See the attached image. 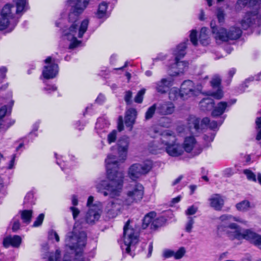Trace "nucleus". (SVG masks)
<instances>
[{
	"instance_id": "obj_1",
	"label": "nucleus",
	"mask_w": 261,
	"mask_h": 261,
	"mask_svg": "<svg viewBox=\"0 0 261 261\" xmlns=\"http://www.w3.org/2000/svg\"><path fill=\"white\" fill-rule=\"evenodd\" d=\"M129 143L128 137L124 136L120 138L116 144L118 158L110 154L105 160L109 181L101 180L96 185L97 191L105 196L114 198L120 196L122 192L124 174L118 170V163L123 162L126 160Z\"/></svg>"
},
{
	"instance_id": "obj_2",
	"label": "nucleus",
	"mask_w": 261,
	"mask_h": 261,
	"mask_svg": "<svg viewBox=\"0 0 261 261\" xmlns=\"http://www.w3.org/2000/svg\"><path fill=\"white\" fill-rule=\"evenodd\" d=\"M90 0H69L72 6L68 17L69 24L63 28L62 37L64 40L70 41L69 45L70 49L77 47L81 43V42L78 41L77 38H82L87 30L88 19L83 20L80 25H79L77 21L79 15L86 8Z\"/></svg>"
},
{
	"instance_id": "obj_3",
	"label": "nucleus",
	"mask_w": 261,
	"mask_h": 261,
	"mask_svg": "<svg viewBox=\"0 0 261 261\" xmlns=\"http://www.w3.org/2000/svg\"><path fill=\"white\" fill-rule=\"evenodd\" d=\"M219 220L221 223L217 227L218 232L225 234L231 240H241L243 230L239 225L233 222H242L240 218L225 214L221 216Z\"/></svg>"
},
{
	"instance_id": "obj_4",
	"label": "nucleus",
	"mask_w": 261,
	"mask_h": 261,
	"mask_svg": "<svg viewBox=\"0 0 261 261\" xmlns=\"http://www.w3.org/2000/svg\"><path fill=\"white\" fill-rule=\"evenodd\" d=\"M152 132L156 134L153 137H157L158 135L161 136L160 140L165 145V150L170 156L176 157L182 154L183 147L177 142L174 133L167 130L161 132L156 128H153L150 130V135Z\"/></svg>"
},
{
	"instance_id": "obj_5",
	"label": "nucleus",
	"mask_w": 261,
	"mask_h": 261,
	"mask_svg": "<svg viewBox=\"0 0 261 261\" xmlns=\"http://www.w3.org/2000/svg\"><path fill=\"white\" fill-rule=\"evenodd\" d=\"M86 240L87 234L85 231H82L78 233L73 231L67 233L65 238L66 245L71 250H74L75 259L72 260L68 259L67 255H65L63 261H83V250L86 245Z\"/></svg>"
},
{
	"instance_id": "obj_6",
	"label": "nucleus",
	"mask_w": 261,
	"mask_h": 261,
	"mask_svg": "<svg viewBox=\"0 0 261 261\" xmlns=\"http://www.w3.org/2000/svg\"><path fill=\"white\" fill-rule=\"evenodd\" d=\"M14 7L6 4L0 12V31L7 29V32H12L19 21V18L14 13Z\"/></svg>"
},
{
	"instance_id": "obj_7",
	"label": "nucleus",
	"mask_w": 261,
	"mask_h": 261,
	"mask_svg": "<svg viewBox=\"0 0 261 261\" xmlns=\"http://www.w3.org/2000/svg\"><path fill=\"white\" fill-rule=\"evenodd\" d=\"M130 220H128L123 227V242L124 245L122 249H125V253L129 254L132 257L135 255L133 252L136 249V245L139 241L138 231L129 225Z\"/></svg>"
},
{
	"instance_id": "obj_8",
	"label": "nucleus",
	"mask_w": 261,
	"mask_h": 261,
	"mask_svg": "<svg viewBox=\"0 0 261 261\" xmlns=\"http://www.w3.org/2000/svg\"><path fill=\"white\" fill-rule=\"evenodd\" d=\"M223 123L221 121L218 124L216 121H211L208 117L203 118L201 120L194 116H190L188 119V127L192 134L197 135L205 127L208 126L211 129L215 130Z\"/></svg>"
},
{
	"instance_id": "obj_9",
	"label": "nucleus",
	"mask_w": 261,
	"mask_h": 261,
	"mask_svg": "<svg viewBox=\"0 0 261 261\" xmlns=\"http://www.w3.org/2000/svg\"><path fill=\"white\" fill-rule=\"evenodd\" d=\"M189 40L187 39L184 42L178 44L176 48L173 49L172 54L175 57V63L172 65V68H176L177 70L174 71L173 73H170L171 76H176L180 73H183L189 65L188 62L180 61V60L184 57L186 54V49Z\"/></svg>"
},
{
	"instance_id": "obj_10",
	"label": "nucleus",
	"mask_w": 261,
	"mask_h": 261,
	"mask_svg": "<svg viewBox=\"0 0 261 261\" xmlns=\"http://www.w3.org/2000/svg\"><path fill=\"white\" fill-rule=\"evenodd\" d=\"M144 188L138 182L130 184L126 193V197L123 200V204L126 206L140 201L144 196Z\"/></svg>"
},
{
	"instance_id": "obj_11",
	"label": "nucleus",
	"mask_w": 261,
	"mask_h": 261,
	"mask_svg": "<svg viewBox=\"0 0 261 261\" xmlns=\"http://www.w3.org/2000/svg\"><path fill=\"white\" fill-rule=\"evenodd\" d=\"M125 206L126 205L123 204V200L115 199L107 203L104 211L109 218H113L116 217Z\"/></svg>"
},
{
	"instance_id": "obj_12",
	"label": "nucleus",
	"mask_w": 261,
	"mask_h": 261,
	"mask_svg": "<svg viewBox=\"0 0 261 261\" xmlns=\"http://www.w3.org/2000/svg\"><path fill=\"white\" fill-rule=\"evenodd\" d=\"M44 62L47 65L43 68L42 74L45 79H52L55 78L59 72L58 65L55 63V59H53L51 57H48Z\"/></svg>"
},
{
	"instance_id": "obj_13",
	"label": "nucleus",
	"mask_w": 261,
	"mask_h": 261,
	"mask_svg": "<svg viewBox=\"0 0 261 261\" xmlns=\"http://www.w3.org/2000/svg\"><path fill=\"white\" fill-rule=\"evenodd\" d=\"M151 166L146 163L134 164L129 168V177L132 180H135L140 178L142 175L147 173L151 170Z\"/></svg>"
},
{
	"instance_id": "obj_14",
	"label": "nucleus",
	"mask_w": 261,
	"mask_h": 261,
	"mask_svg": "<svg viewBox=\"0 0 261 261\" xmlns=\"http://www.w3.org/2000/svg\"><path fill=\"white\" fill-rule=\"evenodd\" d=\"M181 99H187L189 98L198 95L200 92L196 88L194 83L191 80H186L181 85Z\"/></svg>"
},
{
	"instance_id": "obj_15",
	"label": "nucleus",
	"mask_w": 261,
	"mask_h": 261,
	"mask_svg": "<svg viewBox=\"0 0 261 261\" xmlns=\"http://www.w3.org/2000/svg\"><path fill=\"white\" fill-rule=\"evenodd\" d=\"M172 76L170 74L169 76L162 78L160 81L155 82L154 85L156 91L162 94L167 92L173 85L174 80Z\"/></svg>"
},
{
	"instance_id": "obj_16",
	"label": "nucleus",
	"mask_w": 261,
	"mask_h": 261,
	"mask_svg": "<svg viewBox=\"0 0 261 261\" xmlns=\"http://www.w3.org/2000/svg\"><path fill=\"white\" fill-rule=\"evenodd\" d=\"M101 210L97 205L93 204L86 214L85 220L87 223L94 224L99 220L101 215Z\"/></svg>"
},
{
	"instance_id": "obj_17",
	"label": "nucleus",
	"mask_w": 261,
	"mask_h": 261,
	"mask_svg": "<svg viewBox=\"0 0 261 261\" xmlns=\"http://www.w3.org/2000/svg\"><path fill=\"white\" fill-rule=\"evenodd\" d=\"M236 102V99L231 100L227 102L226 101H220L217 103V105L213 108V110L212 112V116L216 117L222 115L227 110V109Z\"/></svg>"
},
{
	"instance_id": "obj_18",
	"label": "nucleus",
	"mask_w": 261,
	"mask_h": 261,
	"mask_svg": "<svg viewBox=\"0 0 261 261\" xmlns=\"http://www.w3.org/2000/svg\"><path fill=\"white\" fill-rule=\"evenodd\" d=\"M157 113L161 115H168L172 114L175 110L174 105L169 101H164L156 103Z\"/></svg>"
},
{
	"instance_id": "obj_19",
	"label": "nucleus",
	"mask_w": 261,
	"mask_h": 261,
	"mask_svg": "<svg viewBox=\"0 0 261 261\" xmlns=\"http://www.w3.org/2000/svg\"><path fill=\"white\" fill-rule=\"evenodd\" d=\"M208 200L210 206L216 211H221L224 206V200L220 194L212 195Z\"/></svg>"
},
{
	"instance_id": "obj_20",
	"label": "nucleus",
	"mask_w": 261,
	"mask_h": 261,
	"mask_svg": "<svg viewBox=\"0 0 261 261\" xmlns=\"http://www.w3.org/2000/svg\"><path fill=\"white\" fill-rule=\"evenodd\" d=\"M247 5L250 7H255L257 9L261 5V0H238L235 9L237 11H239Z\"/></svg>"
},
{
	"instance_id": "obj_21",
	"label": "nucleus",
	"mask_w": 261,
	"mask_h": 261,
	"mask_svg": "<svg viewBox=\"0 0 261 261\" xmlns=\"http://www.w3.org/2000/svg\"><path fill=\"white\" fill-rule=\"evenodd\" d=\"M211 27L216 40H220L222 42L228 41V36L227 35V32L224 28H215L213 26V22L211 24Z\"/></svg>"
},
{
	"instance_id": "obj_22",
	"label": "nucleus",
	"mask_w": 261,
	"mask_h": 261,
	"mask_svg": "<svg viewBox=\"0 0 261 261\" xmlns=\"http://www.w3.org/2000/svg\"><path fill=\"white\" fill-rule=\"evenodd\" d=\"M137 112L134 108H130L126 112L125 116V124L126 127H129V130H132L133 126L135 122Z\"/></svg>"
},
{
	"instance_id": "obj_23",
	"label": "nucleus",
	"mask_w": 261,
	"mask_h": 261,
	"mask_svg": "<svg viewBox=\"0 0 261 261\" xmlns=\"http://www.w3.org/2000/svg\"><path fill=\"white\" fill-rule=\"evenodd\" d=\"M21 242V238L19 236H14L13 237H8L4 239L3 245L6 248L12 246L14 247L19 246Z\"/></svg>"
},
{
	"instance_id": "obj_24",
	"label": "nucleus",
	"mask_w": 261,
	"mask_h": 261,
	"mask_svg": "<svg viewBox=\"0 0 261 261\" xmlns=\"http://www.w3.org/2000/svg\"><path fill=\"white\" fill-rule=\"evenodd\" d=\"M196 144V141L193 136L187 137L185 138L184 147L185 151L190 152Z\"/></svg>"
},
{
	"instance_id": "obj_25",
	"label": "nucleus",
	"mask_w": 261,
	"mask_h": 261,
	"mask_svg": "<svg viewBox=\"0 0 261 261\" xmlns=\"http://www.w3.org/2000/svg\"><path fill=\"white\" fill-rule=\"evenodd\" d=\"M156 217V213L154 212H150L147 214L144 217L142 222V227L143 229H146L148 227H151V223L153 218Z\"/></svg>"
},
{
	"instance_id": "obj_26",
	"label": "nucleus",
	"mask_w": 261,
	"mask_h": 261,
	"mask_svg": "<svg viewBox=\"0 0 261 261\" xmlns=\"http://www.w3.org/2000/svg\"><path fill=\"white\" fill-rule=\"evenodd\" d=\"M214 101L210 98H205L200 102L201 109L203 111H208L214 108Z\"/></svg>"
},
{
	"instance_id": "obj_27",
	"label": "nucleus",
	"mask_w": 261,
	"mask_h": 261,
	"mask_svg": "<svg viewBox=\"0 0 261 261\" xmlns=\"http://www.w3.org/2000/svg\"><path fill=\"white\" fill-rule=\"evenodd\" d=\"M242 33V30L239 28L232 27L227 32L228 40H236L240 38Z\"/></svg>"
},
{
	"instance_id": "obj_28",
	"label": "nucleus",
	"mask_w": 261,
	"mask_h": 261,
	"mask_svg": "<svg viewBox=\"0 0 261 261\" xmlns=\"http://www.w3.org/2000/svg\"><path fill=\"white\" fill-rule=\"evenodd\" d=\"M199 40L200 42L204 46L207 45L209 43V37L208 36V29L203 27L202 28L199 34Z\"/></svg>"
},
{
	"instance_id": "obj_29",
	"label": "nucleus",
	"mask_w": 261,
	"mask_h": 261,
	"mask_svg": "<svg viewBox=\"0 0 261 261\" xmlns=\"http://www.w3.org/2000/svg\"><path fill=\"white\" fill-rule=\"evenodd\" d=\"M242 237L241 238V239H246L252 243L257 235V233L252 231L250 229H245L242 231Z\"/></svg>"
},
{
	"instance_id": "obj_30",
	"label": "nucleus",
	"mask_w": 261,
	"mask_h": 261,
	"mask_svg": "<svg viewBox=\"0 0 261 261\" xmlns=\"http://www.w3.org/2000/svg\"><path fill=\"white\" fill-rule=\"evenodd\" d=\"M16 5V13L19 14L27 10V0H15Z\"/></svg>"
},
{
	"instance_id": "obj_31",
	"label": "nucleus",
	"mask_w": 261,
	"mask_h": 261,
	"mask_svg": "<svg viewBox=\"0 0 261 261\" xmlns=\"http://www.w3.org/2000/svg\"><path fill=\"white\" fill-rule=\"evenodd\" d=\"M169 98L171 100H175L179 98L181 99V92L180 89L173 87L171 88L169 92Z\"/></svg>"
},
{
	"instance_id": "obj_32",
	"label": "nucleus",
	"mask_w": 261,
	"mask_h": 261,
	"mask_svg": "<svg viewBox=\"0 0 261 261\" xmlns=\"http://www.w3.org/2000/svg\"><path fill=\"white\" fill-rule=\"evenodd\" d=\"M165 219L163 217H160L153 218L152 223H151L150 229L152 230H155L159 227L162 226L165 223Z\"/></svg>"
},
{
	"instance_id": "obj_33",
	"label": "nucleus",
	"mask_w": 261,
	"mask_h": 261,
	"mask_svg": "<svg viewBox=\"0 0 261 261\" xmlns=\"http://www.w3.org/2000/svg\"><path fill=\"white\" fill-rule=\"evenodd\" d=\"M21 218L23 222L29 224L30 223L32 217L33 212L32 210H23L20 212Z\"/></svg>"
},
{
	"instance_id": "obj_34",
	"label": "nucleus",
	"mask_w": 261,
	"mask_h": 261,
	"mask_svg": "<svg viewBox=\"0 0 261 261\" xmlns=\"http://www.w3.org/2000/svg\"><path fill=\"white\" fill-rule=\"evenodd\" d=\"M107 8L108 5L105 2H102L99 4L96 13L97 17L99 18H103L106 15Z\"/></svg>"
},
{
	"instance_id": "obj_35",
	"label": "nucleus",
	"mask_w": 261,
	"mask_h": 261,
	"mask_svg": "<svg viewBox=\"0 0 261 261\" xmlns=\"http://www.w3.org/2000/svg\"><path fill=\"white\" fill-rule=\"evenodd\" d=\"M156 110L157 111L156 103H154L149 107L145 114V120L151 119L153 117Z\"/></svg>"
},
{
	"instance_id": "obj_36",
	"label": "nucleus",
	"mask_w": 261,
	"mask_h": 261,
	"mask_svg": "<svg viewBox=\"0 0 261 261\" xmlns=\"http://www.w3.org/2000/svg\"><path fill=\"white\" fill-rule=\"evenodd\" d=\"M237 209L240 211H246L250 207V203L248 200H243L236 205Z\"/></svg>"
},
{
	"instance_id": "obj_37",
	"label": "nucleus",
	"mask_w": 261,
	"mask_h": 261,
	"mask_svg": "<svg viewBox=\"0 0 261 261\" xmlns=\"http://www.w3.org/2000/svg\"><path fill=\"white\" fill-rule=\"evenodd\" d=\"M251 23L250 12L247 13L246 16L241 21V26L244 30H247Z\"/></svg>"
},
{
	"instance_id": "obj_38",
	"label": "nucleus",
	"mask_w": 261,
	"mask_h": 261,
	"mask_svg": "<svg viewBox=\"0 0 261 261\" xmlns=\"http://www.w3.org/2000/svg\"><path fill=\"white\" fill-rule=\"evenodd\" d=\"M146 89L144 88L138 91L137 95L135 97L134 101L137 103H141L143 102L144 95L145 93Z\"/></svg>"
},
{
	"instance_id": "obj_39",
	"label": "nucleus",
	"mask_w": 261,
	"mask_h": 261,
	"mask_svg": "<svg viewBox=\"0 0 261 261\" xmlns=\"http://www.w3.org/2000/svg\"><path fill=\"white\" fill-rule=\"evenodd\" d=\"M225 13L224 10L221 8L217 9L216 16L220 23L223 22L225 19Z\"/></svg>"
},
{
	"instance_id": "obj_40",
	"label": "nucleus",
	"mask_w": 261,
	"mask_h": 261,
	"mask_svg": "<svg viewBox=\"0 0 261 261\" xmlns=\"http://www.w3.org/2000/svg\"><path fill=\"white\" fill-rule=\"evenodd\" d=\"M255 123H256V128L257 129H259V130L257 134L256 137V139L257 140L259 141V140H261V117H257L256 119Z\"/></svg>"
},
{
	"instance_id": "obj_41",
	"label": "nucleus",
	"mask_w": 261,
	"mask_h": 261,
	"mask_svg": "<svg viewBox=\"0 0 261 261\" xmlns=\"http://www.w3.org/2000/svg\"><path fill=\"white\" fill-rule=\"evenodd\" d=\"M197 35V32L196 30H192L191 31V33L190 34V41L194 46H196L198 43Z\"/></svg>"
},
{
	"instance_id": "obj_42",
	"label": "nucleus",
	"mask_w": 261,
	"mask_h": 261,
	"mask_svg": "<svg viewBox=\"0 0 261 261\" xmlns=\"http://www.w3.org/2000/svg\"><path fill=\"white\" fill-rule=\"evenodd\" d=\"M186 253L185 248L181 247L178 249L176 251H174V258L175 259H179L181 258Z\"/></svg>"
},
{
	"instance_id": "obj_43",
	"label": "nucleus",
	"mask_w": 261,
	"mask_h": 261,
	"mask_svg": "<svg viewBox=\"0 0 261 261\" xmlns=\"http://www.w3.org/2000/svg\"><path fill=\"white\" fill-rule=\"evenodd\" d=\"M171 120L167 117H164L160 121V124L161 126L164 127L168 128L171 125Z\"/></svg>"
},
{
	"instance_id": "obj_44",
	"label": "nucleus",
	"mask_w": 261,
	"mask_h": 261,
	"mask_svg": "<svg viewBox=\"0 0 261 261\" xmlns=\"http://www.w3.org/2000/svg\"><path fill=\"white\" fill-rule=\"evenodd\" d=\"M61 251L59 250H57L55 253L50 255L47 261H61Z\"/></svg>"
},
{
	"instance_id": "obj_45",
	"label": "nucleus",
	"mask_w": 261,
	"mask_h": 261,
	"mask_svg": "<svg viewBox=\"0 0 261 261\" xmlns=\"http://www.w3.org/2000/svg\"><path fill=\"white\" fill-rule=\"evenodd\" d=\"M44 214L42 213L40 214L36 218V220L34 221L33 226L34 227H37L40 226L44 220Z\"/></svg>"
},
{
	"instance_id": "obj_46",
	"label": "nucleus",
	"mask_w": 261,
	"mask_h": 261,
	"mask_svg": "<svg viewBox=\"0 0 261 261\" xmlns=\"http://www.w3.org/2000/svg\"><path fill=\"white\" fill-rule=\"evenodd\" d=\"M188 220L186 225V230L188 232H190L193 228V225L194 223V221L193 218L190 216L188 217Z\"/></svg>"
},
{
	"instance_id": "obj_47",
	"label": "nucleus",
	"mask_w": 261,
	"mask_h": 261,
	"mask_svg": "<svg viewBox=\"0 0 261 261\" xmlns=\"http://www.w3.org/2000/svg\"><path fill=\"white\" fill-rule=\"evenodd\" d=\"M117 137V131L113 130L108 135V141L109 144H111L115 141Z\"/></svg>"
},
{
	"instance_id": "obj_48",
	"label": "nucleus",
	"mask_w": 261,
	"mask_h": 261,
	"mask_svg": "<svg viewBox=\"0 0 261 261\" xmlns=\"http://www.w3.org/2000/svg\"><path fill=\"white\" fill-rule=\"evenodd\" d=\"M212 87L217 88L221 84V79L219 76H214L211 82Z\"/></svg>"
},
{
	"instance_id": "obj_49",
	"label": "nucleus",
	"mask_w": 261,
	"mask_h": 261,
	"mask_svg": "<svg viewBox=\"0 0 261 261\" xmlns=\"http://www.w3.org/2000/svg\"><path fill=\"white\" fill-rule=\"evenodd\" d=\"M132 92L128 90L125 92L124 96V100L127 105H130L132 103Z\"/></svg>"
},
{
	"instance_id": "obj_50",
	"label": "nucleus",
	"mask_w": 261,
	"mask_h": 261,
	"mask_svg": "<svg viewBox=\"0 0 261 261\" xmlns=\"http://www.w3.org/2000/svg\"><path fill=\"white\" fill-rule=\"evenodd\" d=\"M197 211L198 207L193 205L188 208L185 212V214L186 215L191 216L194 215Z\"/></svg>"
},
{
	"instance_id": "obj_51",
	"label": "nucleus",
	"mask_w": 261,
	"mask_h": 261,
	"mask_svg": "<svg viewBox=\"0 0 261 261\" xmlns=\"http://www.w3.org/2000/svg\"><path fill=\"white\" fill-rule=\"evenodd\" d=\"M211 95L217 99H220L223 97V93L221 89H218L217 91L213 92Z\"/></svg>"
},
{
	"instance_id": "obj_52",
	"label": "nucleus",
	"mask_w": 261,
	"mask_h": 261,
	"mask_svg": "<svg viewBox=\"0 0 261 261\" xmlns=\"http://www.w3.org/2000/svg\"><path fill=\"white\" fill-rule=\"evenodd\" d=\"M39 123L38 122H36L33 125V130L28 135L29 138H31L33 136L34 137H36L37 136V134L36 132L37 131L38 128H39Z\"/></svg>"
},
{
	"instance_id": "obj_53",
	"label": "nucleus",
	"mask_w": 261,
	"mask_h": 261,
	"mask_svg": "<svg viewBox=\"0 0 261 261\" xmlns=\"http://www.w3.org/2000/svg\"><path fill=\"white\" fill-rule=\"evenodd\" d=\"M33 199V194L32 193H28L24 197V204H32Z\"/></svg>"
},
{
	"instance_id": "obj_54",
	"label": "nucleus",
	"mask_w": 261,
	"mask_h": 261,
	"mask_svg": "<svg viewBox=\"0 0 261 261\" xmlns=\"http://www.w3.org/2000/svg\"><path fill=\"white\" fill-rule=\"evenodd\" d=\"M163 256L166 258L171 257H173L174 258V251L170 249H166L163 251Z\"/></svg>"
},
{
	"instance_id": "obj_55",
	"label": "nucleus",
	"mask_w": 261,
	"mask_h": 261,
	"mask_svg": "<svg viewBox=\"0 0 261 261\" xmlns=\"http://www.w3.org/2000/svg\"><path fill=\"white\" fill-rule=\"evenodd\" d=\"M48 237L50 239H55L58 242L60 241V238L57 232L54 230H51L48 232Z\"/></svg>"
},
{
	"instance_id": "obj_56",
	"label": "nucleus",
	"mask_w": 261,
	"mask_h": 261,
	"mask_svg": "<svg viewBox=\"0 0 261 261\" xmlns=\"http://www.w3.org/2000/svg\"><path fill=\"white\" fill-rule=\"evenodd\" d=\"M57 87L55 85H47L43 90L47 91V93H50L51 91L57 90Z\"/></svg>"
},
{
	"instance_id": "obj_57",
	"label": "nucleus",
	"mask_w": 261,
	"mask_h": 261,
	"mask_svg": "<svg viewBox=\"0 0 261 261\" xmlns=\"http://www.w3.org/2000/svg\"><path fill=\"white\" fill-rule=\"evenodd\" d=\"M253 243L261 249V236L257 234Z\"/></svg>"
},
{
	"instance_id": "obj_58",
	"label": "nucleus",
	"mask_w": 261,
	"mask_h": 261,
	"mask_svg": "<svg viewBox=\"0 0 261 261\" xmlns=\"http://www.w3.org/2000/svg\"><path fill=\"white\" fill-rule=\"evenodd\" d=\"M70 210L72 212V215H73V218L74 220H75L76 217L78 216V215L80 214V211L78 210V208H77L75 207H73V206L70 207Z\"/></svg>"
},
{
	"instance_id": "obj_59",
	"label": "nucleus",
	"mask_w": 261,
	"mask_h": 261,
	"mask_svg": "<svg viewBox=\"0 0 261 261\" xmlns=\"http://www.w3.org/2000/svg\"><path fill=\"white\" fill-rule=\"evenodd\" d=\"M105 100V96L101 94H100L98 96L97 98L96 99L95 101L99 104H101L104 102Z\"/></svg>"
},
{
	"instance_id": "obj_60",
	"label": "nucleus",
	"mask_w": 261,
	"mask_h": 261,
	"mask_svg": "<svg viewBox=\"0 0 261 261\" xmlns=\"http://www.w3.org/2000/svg\"><path fill=\"white\" fill-rule=\"evenodd\" d=\"M104 122L105 120L103 119H98L95 125V128L96 129L102 128L101 125L104 123Z\"/></svg>"
},
{
	"instance_id": "obj_61",
	"label": "nucleus",
	"mask_w": 261,
	"mask_h": 261,
	"mask_svg": "<svg viewBox=\"0 0 261 261\" xmlns=\"http://www.w3.org/2000/svg\"><path fill=\"white\" fill-rule=\"evenodd\" d=\"M215 134H211L210 136H208L206 135H205L203 137V139L208 142H212L215 138Z\"/></svg>"
},
{
	"instance_id": "obj_62",
	"label": "nucleus",
	"mask_w": 261,
	"mask_h": 261,
	"mask_svg": "<svg viewBox=\"0 0 261 261\" xmlns=\"http://www.w3.org/2000/svg\"><path fill=\"white\" fill-rule=\"evenodd\" d=\"M20 227V223L18 220L14 221L13 222L12 229L14 231L17 230Z\"/></svg>"
},
{
	"instance_id": "obj_63",
	"label": "nucleus",
	"mask_w": 261,
	"mask_h": 261,
	"mask_svg": "<svg viewBox=\"0 0 261 261\" xmlns=\"http://www.w3.org/2000/svg\"><path fill=\"white\" fill-rule=\"evenodd\" d=\"M94 201V197L92 196H90L88 199L87 205L89 208L93 205L92 204Z\"/></svg>"
},
{
	"instance_id": "obj_64",
	"label": "nucleus",
	"mask_w": 261,
	"mask_h": 261,
	"mask_svg": "<svg viewBox=\"0 0 261 261\" xmlns=\"http://www.w3.org/2000/svg\"><path fill=\"white\" fill-rule=\"evenodd\" d=\"M0 71L1 72V76L2 79H4L6 76L5 73L7 72V69L6 67L3 66L0 69Z\"/></svg>"
}]
</instances>
